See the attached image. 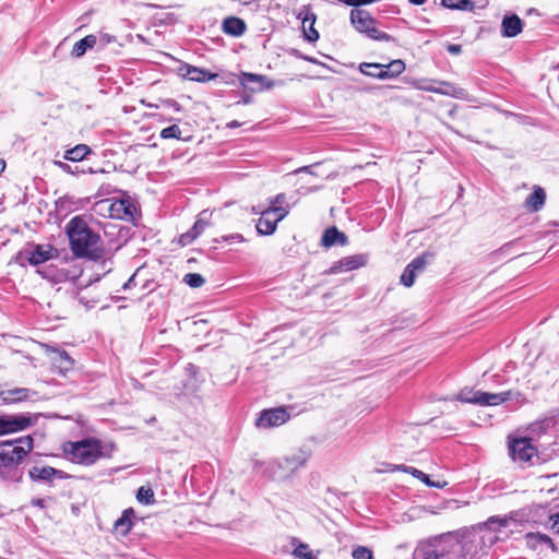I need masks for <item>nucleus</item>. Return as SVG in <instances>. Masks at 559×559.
I'll list each match as a JSON object with an SVG mask.
<instances>
[{"label":"nucleus","instance_id":"b1692460","mask_svg":"<svg viewBox=\"0 0 559 559\" xmlns=\"http://www.w3.org/2000/svg\"><path fill=\"white\" fill-rule=\"evenodd\" d=\"M280 218H285L289 213V205L285 193H278L270 199V205L266 207Z\"/></svg>","mask_w":559,"mask_h":559},{"label":"nucleus","instance_id":"4c0bfd02","mask_svg":"<svg viewBox=\"0 0 559 559\" xmlns=\"http://www.w3.org/2000/svg\"><path fill=\"white\" fill-rule=\"evenodd\" d=\"M293 555L298 559H317L307 544H299L294 549Z\"/></svg>","mask_w":559,"mask_h":559},{"label":"nucleus","instance_id":"79ce46f5","mask_svg":"<svg viewBox=\"0 0 559 559\" xmlns=\"http://www.w3.org/2000/svg\"><path fill=\"white\" fill-rule=\"evenodd\" d=\"M352 556L354 559H373L372 551L365 546L356 547L353 550Z\"/></svg>","mask_w":559,"mask_h":559},{"label":"nucleus","instance_id":"a19ab883","mask_svg":"<svg viewBox=\"0 0 559 559\" xmlns=\"http://www.w3.org/2000/svg\"><path fill=\"white\" fill-rule=\"evenodd\" d=\"M519 245V241L518 240H514V241H510L506 245H503L499 251L497 252L498 254L500 255H507V254H514L515 257H520L522 255L519 250H514L515 247H518Z\"/></svg>","mask_w":559,"mask_h":559},{"label":"nucleus","instance_id":"f257e3e1","mask_svg":"<svg viewBox=\"0 0 559 559\" xmlns=\"http://www.w3.org/2000/svg\"><path fill=\"white\" fill-rule=\"evenodd\" d=\"M70 248L76 258L96 261L103 255V243L98 234L90 228L82 216L72 217L66 226Z\"/></svg>","mask_w":559,"mask_h":559},{"label":"nucleus","instance_id":"e2e57ef3","mask_svg":"<svg viewBox=\"0 0 559 559\" xmlns=\"http://www.w3.org/2000/svg\"><path fill=\"white\" fill-rule=\"evenodd\" d=\"M33 504L38 506V507H44V500L37 499V500L33 501Z\"/></svg>","mask_w":559,"mask_h":559},{"label":"nucleus","instance_id":"a211bd4d","mask_svg":"<svg viewBox=\"0 0 559 559\" xmlns=\"http://www.w3.org/2000/svg\"><path fill=\"white\" fill-rule=\"evenodd\" d=\"M321 243L325 248H331L336 245L346 246L348 243V238L344 233L340 231L335 226H333L324 230Z\"/></svg>","mask_w":559,"mask_h":559},{"label":"nucleus","instance_id":"58836bf2","mask_svg":"<svg viewBox=\"0 0 559 559\" xmlns=\"http://www.w3.org/2000/svg\"><path fill=\"white\" fill-rule=\"evenodd\" d=\"M479 391H474L473 389H463L457 394L456 399L461 402L476 404L475 400H477V395Z\"/></svg>","mask_w":559,"mask_h":559},{"label":"nucleus","instance_id":"ddd939ff","mask_svg":"<svg viewBox=\"0 0 559 559\" xmlns=\"http://www.w3.org/2000/svg\"><path fill=\"white\" fill-rule=\"evenodd\" d=\"M178 71L182 78L201 83L211 81L217 76L216 73H211L205 69L198 68L188 63L181 64Z\"/></svg>","mask_w":559,"mask_h":559},{"label":"nucleus","instance_id":"e433bc0d","mask_svg":"<svg viewBox=\"0 0 559 559\" xmlns=\"http://www.w3.org/2000/svg\"><path fill=\"white\" fill-rule=\"evenodd\" d=\"M382 68H384V64L382 63H368V62H362L359 64V71L367 75V76H371V78H374V79H378L377 76V73L378 71H380Z\"/></svg>","mask_w":559,"mask_h":559},{"label":"nucleus","instance_id":"4d7b16f0","mask_svg":"<svg viewBox=\"0 0 559 559\" xmlns=\"http://www.w3.org/2000/svg\"><path fill=\"white\" fill-rule=\"evenodd\" d=\"M312 167H313V166H304V167H300V168L297 170V173H304V171H305V173H310V174H312V173H311V168H312Z\"/></svg>","mask_w":559,"mask_h":559},{"label":"nucleus","instance_id":"412c9836","mask_svg":"<svg viewBox=\"0 0 559 559\" xmlns=\"http://www.w3.org/2000/svg\"><path fill=\"white\" fill-rule=\"evenodd\" d=\"M405 68L406 66L403 60L395 59L384 64V68L378 71L377 76L379 80L395 79L405 71Z\"/></svg>","mask_w":559,"mask_h":559},{"label":"nucleus","instance_id":"20e7f679","mask_svg":"<svg viewBox=\"0 0 559 559\" xmlns=\"http://www.w3.org/2000/svg\"><path fill=\"white\" fill-rule=\"evenodd\" d=\"M423 559H466L462 542L453 537H440L424 545L419 550Z\"/></svg>","mask_w":559,"mask_h":559},{"label":"nucleus","instance_id":"4be33fe9","mask_svg":"<svg viewBox=\"0 0 559 559\" xmlns=\"http://www.w3.org/2000/svg\"><path fill=\"white\" fill-rule=\"evenodd\" d=\"M134 519L135 511L132 508L126 509L121 516L116 520L114 524L115 531L122 536H127L132 530Z\"/></svg>","mask_w":559,"mask_h":559},{"label":"nucleus","instance_id":"c85d7f7f","mask_svg":"<svg viewBox=\"0 0 559 559\" xmlns=\"http://www.w3.org/2000/svg\"><path fill=\"white\" fill-rule=\"evenodd\" d=\"M425 257L415 258L404 270L400 280H415L419 272L425 267Z\"/></svg>","mask_w":559,"mask_h":559},{"label":"nucleus","instance_id":"6ab92c4d","mask_svg":"<svg viewBox=\"0 0 559 559\" xmlns=\"http://www.w3.org/2000/svg\"><path fill=\"white\" fill-rule=\"evenodd\" d=\"M111 216L126 219V221H133L134 219V213L136 211L134 204L130 202L129 200H121L119 202H116L111 205Z\"/></svg>","mask_w":559,"mask_h":559},{"label":"nucleus","instance_id":"49530a36","mask_svg":"<svg viewBox=\"0 0 559 559\" xmlns=\"http://www.w3.org/2000/svg\"><path fill=\"white\" fill-rule=\"evenodd\" d=\"M349 7L359 8L360 5L373 3V0H340Z\"/></svg>","mask_w":559,"mask_h":559},{"label":"nucleus","instance_id":"052dcab7","mask_svg":"<svg viewBox=\"0 0 559 559\" xmlns=\"http://www.w3.org/2000/svg\"><path fill=\"white\" fill-rule=\"evenodd\" d=\"M261 211H262V209H260V206H252L251 207V212L253 214H260L261 215Z\"/></svg>","mask_w":559,"mask_h":559},{"label":"nucleus","instance_id":"39448f33","mask_svg":"<svg viewBox=\"0 0 559 559\" xmlns=\"http://www.w3.org/2000/svg\"><path fill=\"white\" fill-rule=\"evenodd\" d=\"M350 24L360 34L377 41H394V37L377 27L376 19L365 9L354 8L349 14Z\"/></svg>","mask_w":559,"mask_h":559},{"label":"nucleus","instance_id":"bf43d9fd","mask_svg":"<svg viewBox=\"0 0 559 559\" xmlns=\"http://www.w3.org/2000/svg\"><path fill=\"white\" fill-rule=\"evenodd\" d=\"M412 4H415V5H421L424 4L427 0H408Z\"/></svg>","mask_w":559,"mask_h":559},{"label":"nucleus","instance_id":"de8ad7c7","mask_svg":"<svg viewBox=\"0 0 559 559\" xmlns=\"http://www.w3.org/2000/svg\"><path fill=\"white\" fill-rule=\"evenodd\" d=\"M222 239L227 242H243L245 238L241 234H231L228 236H223Z\"/></svg>","mask_w":559,"mask_h":559},{"label":"nucleus","instance_id":"5701e85b","mask_svg":"<svg viewBox=\"0 0 559 559\" xmlns=\"http://www.w3.org/2000/svg\"><path fill=\"white\" fill-rule=\"evenodd\" d=\"M31 396V390L26 388L8 389L0 392L3 403L12 404L27 400Z\"/></svg>","mask_w":559,"mask_h":559},{"label":"nucleus","instance_id":"338daca9","mask_svg":"<svg viewBox=\"0 0 559 559\" xmlns=\"http://www.w3.org/2000/svg\"><path fill=\"white\" fill-rule=\"evenodd\" d=\"M138 275V271L135 273H133L131 276H130V281H133L135 278V276Z\"/></svg>","mask_w":559,"mask_h":559},{"label":"nucleus","instance_id":"5fc2aeb1","mask_svg":"<svg viewBox=\"0 0 559 559\" xmlns=\"http://www.w3.org/2000/svg\"><path fill=\"white\" fill-rule=\"evenodd\" d=\"M182 280H204L199 273H187Z\"/></svg>","mask_w":559,"mask_h":559},{"label":"nucleus","instance_id":"6e6d98bb","mask_svg":"<svg viewBox=\"0 0 559 559\" xmlns=\"http://www.w3.org/2000/svg\"><path fill=\"white\" fill-rule=\"evenodd\" d=\"M135 284H136V282H124L122 289L126 292V290L130 289L132 286H135Z\"/></svg>","mask_w":559,"mask_h":559},{"label":"nucleus","instance_id":"69168bd1","mask_svg":"<svg viewBox=\"0 0 559 559\" xmlns=\"http://www.w3.org/2000/svg\"><path fill=\"white\" fill-rule=\"evenodd\" d=\"M4 167H5V164L4 162H0V173H2L4 170Z\"/></svg>","mask_w":559,"mask_h":559},{"label":"nucleus","instance_id":"603ef678","mask_svg":"<svg viewBox=\"0 0 559 559\" xmlns=\"http://www.w3.org/2000/svg\"><path fill=\"white\" fill-rule=\"evenodd\" d=\"M56 352L59 354L61 361L72 365L73 360L71 359V357L69 356V354L67 352L58 350V349Z\"/></svg>","mask_w":559,"mask_h":559},{"label":"nucleus","instance_id":"cd10ccee","mask_svg":"<svg viewBox=\"0 0 559 559\" xmlns=\"http://www.w3.org/2000/svg\"><path fill=\"white\" fill-rule=\"evenodd\" d=\"M206 222L198 219L187 233L180 235L179 242L181 246L190 245L206 227Z\"/></svg>","mask_w":559,"mask_h":559},{"label":"nucleus","instance_id":"9d476101","mask_svg":"<svg viewBox=\"0 0 559 559\" xmlns=\"http://www.w3.org/2000/svg\"><path fill=\"white\" fill-rule=\"evenodd\" d=\"M28 476L33 481H47L51 483L53 478L67 479L69 475L51 466H33L28 471Z\"/></svg>","mask_w":559,"mask_h":559},{"label":"nucleus","instance_id":"4468645a","mask_svg":"<svg viewBox=\"0 0 559 559\" xmlns=\"http://www.w3.org/2000/svg\"><path fill=\"white\" fill-rule=\"evenodd\" d=\"M283 218H280L277 215L272 213L270 210L263 209L261 211V216H260V218L257 222V226H255L257 227V231L260 235L270 236V235L275 233L277 224Z\"/></svg>","mask_w":559,"mask_h":559},{"label":"nucleus","instance_id":"8fccbe9b","mask_svg":"<svg viewBox=\"0 0 559 559\" xmlns=\"http://www.w3.org/2000/svg\"><path fill=\"white\" fill-rule=\"evenodd\" d=\"M163 105L165 107H167V108L174 109L175 111H180L181 110L180 104L177 100L171 99V98L163 100Z\"/></svg>","mask_w":559,"mask_h":559},{"label":"nucleus","instance_id":"f704fd0d","mask_svg":"<svg viewBox=\"0 0 559 559\" xmlns=\"http://www.w3.org/2000/svg\"><path fill=\"white\" fill-rule=\"evenodd\" d=\"M240 83L243 87L249 88L252 87L251 84H258L259 81H266V75L263 74H255V73H249V72H242L240 74Z\"/></svg>","mask_w":559,"mask_h":559},{"label":"nucleus","instance_id":"09e8293b","mask_svg":"<svg viewBox=\"0 0 559 559\" xmlns=\"http://www.w3.org/2000/svg\"><path fill=\"white\" fill-rule=\"evenodd\" d=\"M115 41V37L109 35V34H105V33H102L98 37H97V43H99L103 47Z\"/></svg>","mask_w":559,"mask_h":559},{"label":"nucleus","instance_id":"774afa93","mask_svg":"<svg viewBox=\"0 0 559 559\" xmlns=\"http://www.w3.org/2000/svg\"><path fill=\"white\" fill-rule=\"evenodd\" d=\"M249 102H250V98H249V97L243 99V103H245V104H248Z\"/></svg>","mask_w":559,"mask_h":559},{"label":"nucleus","instance_id":"0e129e2a","mask_svg":"<svg viewBox=\"0 0 559 559\" xmlns=\"http://www.w3.org/2000/svg\"><path fill=\"white\" fill-rule=\"evenodd\" d=\"M406 287H412L415 282H401Z\"/></svg>","mask_w":559,"mask_h":559},{"label":"nucleus","instance_id":"ea45409f","mask_svg":"<svg viewBox=\"0 0 559 559\" xmlns=\"http://www.w3.org/2000/svg\"><path fill=\"white\" fill-rule=\"evenodd\" d=\"M162 139H181V130L177 124H171L160 131Z\"/></svg>","mask_w":559,"mask_h":559},{"label":"nucleus","instance_id":"c03bdc74","mask_svg":"<svg viewBox=\"0 0 559 559\" xmlns=\"http://www.w3.org/2000/svg\"><path fill=\"white\" fill-rule=\"evenodd\" d=\"M258 84H259L258 87H250V91L262 92L265 90H271L275 85L274 82L272 80H270L267 76H266V81H259Z\"/></svg>","mask_w":559,"mask_h":559},{"label":"nucleus","instance_id":"393cba45","mask_svg":"<svg viewBox=\"0 0 559 559\" xmlns=\"http://www.w3.org/2000/svg\"><path fill=\"white\" fill-rule=\"evenodd\" d=\"M525 542L527 547H530L533 550H536L539 545H547L551 548L552 551H557L558 548L551 540V538L543 533L536 532V533H527L525 535Z\"/></svg>","mask_w":559,"mask_h":559},{"label":"nucleus","instance_id":"9b49d317","mask_svg":"<svg viewBox=\"0 0 559 559\" xmlns=\"http://www.w3.org/2000/svg\"><path fill=\"white\" fill-rule=\"evenodd\" d=\"M297 19L301 20L305 38L314 43L319 39V33L314 28L317 15L311 11L309 7H302L297 14Z\"/></svg>","mask_w":559,"mask_h":559},{"label":"nucleus","instance_id":"a18cd8bd","mask_svg":"<svg viewBox=\"0 0 559 559\" xmlns=\"http://www.w3.org/2000/svg\"><path fill=\"white\" fill-rule=\"evenodd\" d=\"M547 526L554 533H559V512L549 516Z\"/></svg>","mask_w":559,"mask_h":559},{"label":"nucleus","instance_id":"a878e982","mask_svg":"<svg viewBox=\"0 0 559 559\" xmlns=\"http://www.w3.org/2000/svg\"><path fill=\"white\" fill-rule=\"evenodd\" d=\"M546 200V193L543 188L535 187L533 192L526 198L525 200V206L531 212H537L539 211Z\"/></svg>","mask_w":559,"mask_h":559},{"label":"nucleus","instance_id":"37998d69","mask_svg":"<svg viewBox=\"0 0 559 559\" xmlns=\"http://www.w3.org/2000/svg\"><path fill=\"white\" fill-rule=\"evenodd\" d=\"M56 165L59 166L63 171H66L68 174H71V175L84 174L85 173V170H79L78 166L72 167L69 164L63 163V162H56Z\"/></svg>","mask_w":559,"mask_h":559},{"label":"nucleus","instance_id":"6e6552de","mask_svg":"<svg viewBox=\"0 0 559 559\" xmlns=\"http://www.w3.org/2000/svg\"><path fill=\"white\" fill-rule=\"evenodd\" d=\"M509 452L513 461L530 462L537 453L530 438H515L509 442Z\"/></svg>","mask_w":559,"mask_h":559},{"label":"nucleus","instance_id":"7c9ffc66","mask_svg":"<svg viewBox=\"0 0 559 559\" xmlns=\"http://www.w3.org/2000/svg\"><path fill=\"white\" fill-rule=\"evenodd\" d=\"M91 153L90 146L86 144H78L73 148L66 151L64 159L71 162H80L85 158L87 154Z\"/></svg>","mask_w":559,"mask_h":559},{"label":"nucleus","instance_id":"bb28decb","mask_svg":"<svg viewBox=\"0 0 559 559\" xmlns=\"http://www.w3.org/2000/svg\"><path fill=\"white\" fill-rule=\"evenodd\" d=\"M97 44L96 35H87L76 41L71 50V56L74 58L82 57L88 49H92Z\"/></svg>","mask_w":559,"mask_h":559},{"label":"nucleus","instance_id":"1a4fd4ad","mask_svg":"<svg viewBox=\"0 0 559 559\" xmlns=\"http://www.w3.org/2000/svg\"><path fill=\"white\" fill-rule=\"evenodd\" d=\"M289 419V414L285 407L264 409L260 413L255 425L261 428L278 427Z\"/></svg>","mask_w":559,"mask_h":559},{"label":"nucleus","instance_id":"473e14b6","mask_svg":"<svg viewBox=\"0 0 559 559\" xmlns=\"http://www.w3.org/2000/svg\"><path fill=\"white\" fill-rule=\"evenodd\" d=\"M511 520H514V518L512 515L511 516L493 515V516H490L484 523V526L488 527L490 531H499L501 527L508 526V524Z\"/></svg>","mask_w":559,"mask_h":559},{"label":"nucleus","instance_id":"aec40b11","mask_svg":"<svg viewBox=\"0 0 559 559\" xmlns=\"http://www.w3.org/2000/svg\"><path fill=\"white\" fill-rule=\"evenodd\" d=\"M222 29L225 34L239 37L245 34L247 29L246 22L237 16H228L222 23Z\"/></svg>","mask_w":559,"mask_h":559},{"label":"nucleus","instance_id":"680f3d73","mask_svg":"<svg viewBox=\"0 0 559 559\" xmlns=\"http://www.w3.org/2000/svg\"><path fill=\"white\" fill-rule=\"evenodd\" d=\"M227 126H228L229 128H236V127H239V126H240V123H239L238 121L234 120V121L229 122Z\"/></svg>","mask_w":559,"mask_h":559},{"label":"nucleus","instance_id":"2eb2a0df","mask_svg":"<svg viewBox=\"0 0 559 559\" xmlns=\"http://www.w3.org/2000/svg\"><path fill=\"white\" fill-rule=\"evenodd\" d=\"M522 29L523 22L516 14L512 13L503 16L501 23V35L503 37H515L522 32Z\"/></svg>","mask_w":559,"mask_h":559},{"label":"nucleus","instance_id":"2f4dec72","mask_svg":"<svg viewBox=\"0 0 559 559\" xmlns=\"http://www.w3.org/2000/svg\"><path fill=\"white\" fill-rule=\"evenodd\" d=\"M404 472H407L409 474H412L414 477L420 479L423 483H425L428 487H433V488H443L447 483L443 481V483H440V481H431L429 476L427 474H425L424 472L413 467V466H403L402 468Z\"/></svg>","mask_w":559,"mask_h":559},{"label":"nucleus","instance_id":"c756f323","mask_svg":"<svg viewBox=\"0 0 559 559\" xmlns=\"http://www.w3.org/2000/svg\"><path fill=\"white\" fill-rule=\"evenodd\" d=\"M423 90L427 92H432L440 95H447L452 97H459L462 93V88H457L455 85L449 82H440L439 87L425 86Z\"/></svg>","mask_w":559,"mask_h":559},{"label":"nucleus","instance_id":"864d4df0","mask_svg":"<svg viewBox=\"0 0 559 559\" xmlns=\"http://www.w3.org/2000/svg\"><path fill=\"white\" fill-rule=\"evenodd\" d=\"M301 59L308 61V62H311L313 64H321V66H325L324 63L320 62L317 58L314 57H310V56H302L300 55L299 56Z\"/></svg>","mask_w":559,"mask_h":559},{"label":"nucleus","instance_id":"3c124183","mask_svg":"<svg viewBox=\"0 0 559 559\" xmlns=\"http://www.w3.org/2000/svg\"><path fill=\"white\" fill-rule=\"evenodd\" d=\"M447 50L451 55H460L462 52V46L457 45V44H448L447 45Z\"/></svg>","mask_w":559,"mask_h":559},{"label":"nucleus","instance_id":"f8f14e48","mask_svg":"<svg viewBox=\"0 0 559 559\" xmlns=\"http://www.w3.org/2000/svg\"><path fill=\"white\" fill-rule=\"evenodd\" d=\"M368 262V254H355L341 259L336 264L330 267L329 274H336L341 272H348L361 266Z\"/></svg>","mask_w":559,"mask_h":559},{"label":"nucleus","instance_id":"c9c22d12","mask_svg":"<svg viewBox=\"0 0 559 559\" xmlns=\"http://www.w3.org/2000/svg\"><path fill=\"white\" fill-rule=\"evenodd\" d=\"M443 7L456 10H473L474 3L469 0H441Z\"/></svg>","mask_w":559,"mask_h":559},{"label":"nucleus","instance_id":"f3484780","mask_svg":"<svg viewBox=\"0 0 559 559\" xmlns=\"http://www.w3.org/2000/svg\"><path fill=\"white\" fill-rule=\"evenodd\" d=\"M511 391H503L500 393H489L479 391V394L477 395V400H475V402L476 404L481 406H496L509 401L511 399Z\"/></svg>","mask_w":559,"mask_h":559},{"label":"nucleus","instance_id":"f03ea898","mask_svg":"<svg viewBox=\"0 0 559 559\" xmlns=\"http://www.w3.org/2000/svg\"><path fill=\"white\" fill-rule=\"evenodd\" d=\"M34 448L32 436H25L0 445V478L19 483L23 477L21 463Z\"/></svg>","mask_w":559,"mask_h":559},{"label":"nucleus","instance_id":"423d86ee","mask_svg":"<svg viewBox=\"0 0 559 559\" xmlns=\"http://www.w3.org/2000/svg\"><path fill=\"white\" fill-rule=\"evenodd\" d=\"M37 417L31 414L2 415L0 416V436L25 430L36 423Z\"/></svg>","mask_w":559,"mask_h":559},{"label":"nucleus","instance_id":"dca6fc26","mask_svg":"<svg viewBox=\"0 0 559 559\" xmlns=\"http://www.w3.org/2000/svg\"><path fill=\"white\" fill-rule=\"evenodd\" d=\"M310 457V451L305 448L298 449L296 452L285 456L281 466L294 472L304 466Z\"/></svg>","mask_w":559,"mask_h":559},{"label":"nucleus","instance_id":"0eeeda50","mask_svg":"<svg viewBox=\"0 0 559 559\" xmlns=\"http://www.w3.org/2000/svg\"><path fill=\"white\" fill-rule=\"evenodd\" d=\"M58 255V250L50 243H29L21 252L22 259L33 265H38Z\"/></svg>","mask_w":559,"mask_h":559},{"label":"nucleus","instance_id":"72a5a7b5","mask_svg":"<svg viewBox=\"0 0 559 559\" xmlns=\"http://www.w3.org/2000/svg\"><path fill=\"white\" fill-rule=\"evenodd\" d=\"M138 502L150 506L155 502L154 491L151 487L141 486L136 491Z\"/></svg>","mask_w":559,"mask_h":559},{"label":"nucleus","instance_id":"13d9d810","mask_svg":"<svg viewBox=\"0 0 559 559\" xmlns=\"http://www.w3.org/2000/svg\"><path fill=\"white\" fill-rule=\"evenodd\" d=\"M189 284V286L193 287V288H197V287H200L202 286V284L204 282H187Z\"/></svg>","mask_w":559,"mask_h":559},{"label":"nucleus","instance_id":"7ed1b4c3","mask_svg":"<svg viewBox=\"0 0 559 559\" xmlns=\"http://www.w3.org/2000/svg\"><path fill=\"white\" fill-rule=\"evenodd\" d=\"M62 450L66 457L72 463L90 466L102 457H111L115 445L103 443L97 438H84L63 443Z\"/></svg>","mask_w":559,"mask_h":559}]
</instances>
